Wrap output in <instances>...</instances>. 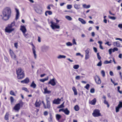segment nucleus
Here are the masks:
<instances>
[{"label":"nucleus","mask_w":122,"mask_h":122,"mask_svg":"<svg viewBox=\"0 0 122 122\" xmlns=\"http://www.w3.org/2000/svg\"><path fill=\"white\" fill-rule=\"evenodd\" d=\"M11 10L10 8L9 7H6L3 10L2 12L3 15H1L2 16V19L5 20H8L10 16Z\"/></svg>","instance_id":"nucleus-1"},{"label":"nucleus","mask_w":122,"mask_h":122,"mask_svg":"<svg viewBox=\"0 0 122 122\" xmlns=\"http://www.w3.org/2000/svg\"><path fill=\"white\" fill-rule=\"evenodd\" d=\"M16 72L17 77L18 79H21L24 77L25 76L24 71L21 68L17 69Z\"/></svg>","instance_id":"nucleus-2"},{"label":"nucleus","mask_w":122,"mask_h":122,"mask_svg":"<svg viewBox=\"0 0 122 122\" xmlns=\"http://www.w3.org/2000/svg\"><path fill=\"white\" fill-rule=\"evenodd\" d=\"M15 25V22L13 21L8 26L6 27L5 29V32L8 33H10L14 30V29L12 28V27Z\"/></svg>","instance_id":"nucleus-3"},{"label":"nucleus","mask_w":122,"mask_h":122,"mask_svg":"<svg viewBox=\"0 0 122 122\" xmlns=\"http://www.w3.org/2000/svg\"><path fill=\"white\" fill-rule=\"evenodd\" d=\"M23 104L24 103L21 101L19 103L15 105L14 108V109L15 110L18 111L20 109V107H22Z\"/></svg>","instance_id":"nucleus-4"},{"label":"nucleus","mask_w":122,"mask_h":122,"mask_svg":"<svg viewBox=\"0 0 122 122\" xmlns=\"http://www.w3.org/2000/svg\"><path fill=\"white\" fill-rule=\"evenodd\" d=\"M50 23L51 24L50 26L52 29H60V26L59 25H57L56 23L52 21H51Z\"/></svg>","instance_id":"nucleus-5"},{"label":"nucleus","mask_w":122,"mask_h":122,"mask_svg":"<svg viewBox=\"0 0 122 122\" xmlns=\"http://www.w3.org/2000/svg\"><path fill=\"white\" fill-rule=\"evenodd\" d=\"M100 110L98 109L95 110L92 113L93 116L95 117H98L101 116V114L100 112Z\"/></svg>","instance_id":"nucleus-6"},{"label":"nucleus","mask_w":122,"mask_h":122,"mask_svg":"<svg viewBox=\"0 0 122 122\" xmlns=\"http://www.w3.org/2000/svg\"><path fill=\"white\" fill-rule=\"evenodd\" d=\"M90 50V49L87 48V50L85 51L86 54L85 59L86 60H87L90 57V56L89 54Z\"/></svg>","instance_id":"nucleus-7"},{"label":"nucleus","mask_w":122,"mask_h":122,"mask_svg":"<svg viewBox=\"0 0 122 122\" xmlns=\"http://www.w3.org/2000/svg\"><path fill=\"white\" fill-rule=\"evenodd\" d=\"M55 79L53 78L51 79L48 83V84H50L53 86H54L56 84L55 81Z\"/></svg>","instance_id":"nucleus-8"},{"label":"nucleus","mask_w":122,"mask_h":122,"mask_svg":"<svg viewBox=\"0 0 122 122\" xmlns=\"http://www.w3.org/2000/svg\"><path fill=\"white\" fill-rule=\"evenodd\" d=\"M10 53L11 57L13 59H15L16 58V56L13 51L11 49L10 50Z\"/></svg>","instance_id":"nucleus-9"},{"label":"nucleus","mask_w":122,"mask_h":122,"mask_svg":"<svg viewBox=\"0 0 122 122\" xmlns=\"http://www.w3.org/2000/svg\"><path fill=\"white\" fill-rule=\"evenodd\" d=\"M95 80L97 83L99 84L101 83V81L99 77L97 76L95 78Z\"/></svg>","instance_id":"nucleus-10"},{"label":"nucleus","mask_w":122,"mask_h":122,"mask_svg":"<svg viewBox=\"0 0 122 122\" xmlns=\"http://www.w3.org/2000/svg\"><path fill=\"white\" fill-rule=\"evenodd\" d=\"M61 101V99L59 98H58L57 99H55L53 101V103L56 104H59L60 103V102Z\"/></svg>","instance_id":"nucleus-11"},{"label":"nucleus","mask_w":122,"mask_h":122,"mask_svg":"<svg viewBox=\"0 0 122 122\" xmlns=\"http://www.w3.org/2000/svg\"><path fill=\"white\" fill-rule=\"evenodd\" d=\"M20 27V30H21L23 34H24L26 32L27 30L25 26L21 25Z\"/></svg>","instance_id":"nucleus-12"},{"label":"nucleus","mask_w":122,"mask_h":122,"mask_svg":"<svg viewBox=\"0 0 122 122\" xmlns=\"http://www.w3.org/2000/svg\"><path fill=\"white\" fill-rule=\"evenodd\" d=\"M49 47L45 45H44L41 47V50L43 51H46L49 49Z\"/></svg>","instance_id":"nucleus-13"},{"label":"nucleus","mask_w":122,"mask_h":122,"mask_svg":"<svg viewBox=\"0 0 122 122\" xmlns=\"http://www.w3.org/2000/svg\"><path fill=\"white\" fill-rule=\"evenodd\" d=\"M113 44L114 45V46H115V45L117 47H122V45L120 44L119 42V41H117L114 42Z\"/></svg>","instance_id":"nucleus-14"},{"label":"nucleus","mask_w":122,"mask_h":122,"mask_svg":"<svg viewBox=\"0 0 122 122\" xmlns=\"http://www.w3.org/2000/svg\"><path fill=\"white\" fill-rule=\"evenodd\" d=\"M15 10L16 12L15 19L16 20H17L19 18L20 13L19 10L17 8H15Z\"/></svg>","instance_id":"nucleus-15"},{"label":"nucleus","mask_w":122,"mask_h":122,"mask_svg":"<svg viewBox=\"0 0 122 122\" xmlns=\"http://www.w3.org/2000/svg\"><path fill=\"white\" fill-rule=\"evenodd\" d=\"M44 94H49L51 93V91L48 90L47 88V87L44 88Z\"/></svg>","instance_id":"nucleus-16"},{"label":"nucleus","mask_w":122,"mask_h":122,"mask_svg":"<svg viewBox=\"0 0 122 122\" xmlns=\"http://www.w3.org/2000/svg\"><path fill=\"white\" fill-rule=\"evenodd\" d=\"M44 107L45 109L48 108L49 109H50L51 107L50 102H46V108L45 106Z\"/></svg>","instance_id":"nucleus-17"},{"label":"nucleus","mask_w":122,"mask_h":122,"mask_svg":"<svg viewBox=\"0 0 122 122\" xmlns=\"http://www.w3.org/2000/svg\"><path fill=\"white\" fill-rule=\"evenodd\" d=\"M35 10L36 12L38 14H41L42 13V10L38 8L35 9Z\"/></svg>","instance_id":"nucleus-18"},{"label":"nucleus","mask_w":122,"mask_h":122,"mask_svg":"<svg viewBox=\"0 0 122 122\" xmlns=\"http://www.w3.org/2000/svg\"><path fill=\"white\" fill-rule=\"evenodd\" d=\"M41 104V102L40 101H39V102H37V100L36 103H35V106L36 107H38L40 106Z\"/></svg>","instance_id":"nucleus-19"},{"label":"nucleus","mask_w":122,"mask_h":122,"mask_svg":"<svg viewBox=\"0 0 122 122\" xmlns=\"http://www.w3.org/2000/svg\"><path fill=\"white\" fill-rule=\"evenodd\" d=\"M63 112L66 115H68L70 112L68 110L67 108H64Z\"/></svg>","instance_id":"nucleus-20"},{"label":"nucleus","mask_w":122,"mask_h":122,"mask_svg":"<svg viewBox=\"0 0 122 122\" xmlns=\"http://www.w3.org/2000/svg\"><path fill=\"white\" fill-rule=\"evenodd\" d=\"M29 82V79L28 78H26L24 80L21 81V82L22 83H28Z\"/></svg>","instance_id":"nucleus-21"},{"label":"nucleus","mask_w":122,"mask_h":122,"mask_svg":"<svg viewBox=\"0 0 122 122\" xmlns=\"http://www.w3.org/2000/svg\"><path fill=\"white\" fill-rule=\"evenodd\" d=\"M96 102V99L94 98L90 102V103L92 105H95Z\"/></svg>","instance_id":"nucleus-22"},{"label":"nucleus","mask_w":122,"mask_h":122,"mask_svg":"<svg viewBox=\"0 0 122 122\" xmlns=\"http://www.w3.org/2000/svg\"><path fill=\"white\" fill-rule=\"evenodd\" d=\"M32 50L35 58L36 59V58L37 55L36 54V51L34 49V47L32 48Z\"/></svg>","instance_id":"nucleus-23"},{"label":"nucleus","mask_w":122,"mask_h":122,"mask_svg":"<svg viewBox=\"0 0 122 122\" xmlns=\"http://www.w3.org/2000/svg\"><path fill=\"white\" fill-rule=\"evenodd\" d=\"M36 85L34 83V81H33L32 82L30 86L34 88H35L36 87Z\"/></svg>","instance_id":"nucleus-24"},{"label":"nucleus","mask_w":122,"mask_h":122,"mask_svg":"<svg viewBox=\"0 0 122 122\" xmlns=\"http://www.w3.org/2000/svg\"><path fill=\"white\" fill-rule=\"evenodd\" d=\"M53 117L52 116L51 114H50V117L48 118V120L49 122H52L53 121Z\"/></svg>","instance_id":"nucleus-25"},{"label":"nucleus","mask_w":122,"mask_h":122,"mask_svg":"<svg viewBox=\"0 0 122 122\" xmlns=\"http://www.w3.org/2000/svg\"><path fill=\"white\" fill-rule=\"evenodd\" d=\"M72 89L74 92V95H77V91L75 87L74 86L72 88Z\"/></svg>","instance_id":"nucleus-26"},{"label":"nucleus","mask_w":122,"mask_h":122,"mask_svg":"<svg viewBox=\"0 0 122 122\" xmlns=\"http://www.w3.org/2000/svg\"><path fill=\"white\" fill-rule=\"evenodd\" d=\"M9 115V114L8 112H7L6 113L5 115V119L6 120H9L8 116Z\"/></svg>","instance_id":"nucleus-27"},{"label":"nucleus","mask_w":122,"mask_h":122,"mask_svg":"<svg viewBox=\"0 0 122 122\" xmlns=\"http://www.w3.org/2000/svg\"><path fill=\"white\" fill-rule=\"evenodd\" d=\"M83 76H76L75 78L76 79L78 80L79 79H82L83 78Z\"/></svg>","instance_id":"nucleus-28"},{"label":"nucleus","mask_w":122,"mask_h":122,"mask_svg":"<svg viewBox=\"0 0 122 122\" xmlns=\"http://www.w3.org/2000/svg\"><path fill=\"white\" fill-rule=\"evenodd\" d=\"M66 57V56L64 55H59L57 57L58 59H60L61 58H65Z\"/></svg>","instance_id":"nucleus-29"},{"label":"nucleus","mask_w":122,"mask_h":122,"mask_svg":"<svg viewBox=\"0 0 122 122\" xmlns=\"http://www.w3.org/2000/svg\"><path fill=\"white\" fill-rule=\"evenodd\" d=\"M56 119L58 120H59L61 117V116L58 114H56Z\"/></svg>","instance_id":"nucleus-30"},{"label":"nucleus","mask_w":122,"mask_h":122,"mask_svg":"<svg viewBox=\"0 0 122 122\" xmlns=\"http://www.w3.org/2000/svg\"><path fill=\"white\" fill-rule=\"evenodd\" d=\"M65 17L66 19L69 20L71 21L72 20V18L70 16H66Z\"/></svg>","instance_id":"nucleus-31"},{"label":"nucleus","mask_w":122,"mask_h":122,"mask_svg":"<svg viewBox=\"0 0 122 122\" xmlns=\"http://www.w3.org/2000/svg\"><path fill=\"white\" fill-rule=\"evenodd\" d=\"M112 62V60H110L109 61H108L107 60H106L104 62V63L105 64H108Z\"/></svg>","instance_id":"nucleus-32"},{"label":"nucleus","mask_w":122,"mask_h":122,"mask_svg":"<svg viewBox=\"0 0 122 122\" xmlns=\"http://www.w3.org/2000/svg\"><path fill=\"white\" fill-rule=\"evenodd\" d=\"M74 7L76 9H78L80 8V5L77 4H75L74 5Z\"/></svg>","instance_id":"nucleus-33"},{"label":"nucleus","mask_w":122,"mask_h":122,"mask_svg":"<svg viewBox=\"0 0 122 122\" xmlns=\"http://www.w3.org/2000/svg\"><path fill=\"white\" fill-rule=\"evenodd\" d=\"M74 108L76 111H78L79 109V107L77 105H76L74 107Z\"/></svg>","instance_id":"nucleus-34"},{"label":"nucleus","mask_w":122,"mask_h":122,"mask_svg":"<svg viewBox=\"0 0 122 122\" xmlns=\"http://www.w3.org/2000/svg\"><path fill=\"white\" fill-rule=\"evenodd\" d=\"M66 46H72L73 45V44L72 43L69 42L66 43Z\"/></svg>","instance_id":"nucleus-35"},{"label":"nucleus","mask_w":122,"mask_h":122,"mask_svg":"<svg viewBox=\"0 0 122 122\" xmlns=\"http://www.w3.org/2000/svg\"><path fill=\"white\" fill-rule=\"evenodd\" d=\"M64 102H63L62 104L60 105L59 106L57 107L58 108H60L64 107Z\"/></svg>","instance_id":"nucleus-36"},{"label":"nucleus","mask_w":122,"mask_h":122,"mask_svg":"<svg viewBox=\"0 0 122 122\" xmlns=\"http://www.w3.org/2000/svg\"><path fill=\"white\" fill-rule=\"evenodd\" d=\"M79 67V66L78 65H75L73 66V68L75 69H78Z\"/></svg>","instance_id":"nucleus-37"},{"label":"nucleus","mask_w":122,"mask_h":122,"mask_svg":"<svg viewBox=\"0 0 122 122\" xmlns=\"http://www.w3.org/2000/svg\"><path fill=\"white\" fill-rule=\"evenodd\" d=\"M10 100L11 103V104H12L14 102V99L13 97H11L10 98Z\"/></svg>","instance_id":"nucleus-38"},{"label":"nucleus","mask_w":122,"mask_h":122,"mask_svg":"<svg viewBox=\"0 0 122 122\" xmlns=\"http://www.w3.org/2000/svg\"><path fill=\"white\" fill-rule=\"evenodd\" d=\"M90 86V85L89 84H87L84 87V88H85L87 90H88Z\"/></svg>","instance_id":"nucleus-39"},{"label":"nucleus","mask_w":122,"mask_h":122,"mask_svg":"<svg viewBox=\"0 0 122 122\" xmlns=\"http://www.w3.org/2000/svg\"><path fill=\"white\" fill-rule=\"evenodd\" d=\"M91 7V5H86L85 4H84V8L86 9H88L90 8Z\"/></svg>","instance_id":"nucleus-40"},{"label":"nucleus","mask_w":122,"mask_h":122,"mask_svg":"<svg viewBox=\"0 0 122 122\" xmlns=\"http://www.w3.org/2000/svg\"><path fill=\"white\" fill-rule=\"evenodd\" d=\"M50 99V97H49L46 96V102H50V101L49 100Z\"/></svg>","instance_id":"nucleus-41"},{"label":"nucleus","mask_w":122,"mask_h":122,"mask_svg":"<svg viewBox=\"0 0 122 122\" xmlns=\"http://www.w3.org/2000/svg\"><path fill=\"white\" fill-rule=\"evenodd\" d=\"M78 20L80 21L82 24H84V20L80 18H79Z\"/></svg>","instance_id":"nucleus-42"},{"label":"nucleus","mask_w":122,"mask_h":122,"mask_svg":"<svg viewBox=\"0 0 122 122\" xmlns=\"http://www.w3.org/2000/svg\"><path fill=\"white\" fill-rule=\"evenodd\" d=\"M101 73L102 74V76L104 77L105 76V73L104 71V70H102L101 71Z\"/></svg>","instance_id":"nucleus-43"},{"label":"nucleus","mask_w":122,"mask_h":122,"mask_svg":"<svg viewBox=\"0 0 122 122\" xmlns=\"http://www.w3.org/2000/svg\"><path fill=\"white\" fill-rule=\"evenodd\" d=\"M25 33L24 34H23L24 36L27 38H28L29 37V35L28 34H25Z\"/></svg>","instance_id":"nucleus-44"},{"label":"nucleus","mask_w":122,"mask_h":122,"mask_svg":"<svg viewBox=\"0 0 122 122\" xmlns=\"http://www.w3.org/2000/svg\"><path fill=\"white\" fill-rule=\"evenodd\" d=\"M109 18L113 20H114L116 19V18L114 16H108Z\"/></svg>","instance_id":"nucleus-45"},{"label":"nucleus","mask_w":122,"mask_h":122,"mask_svg":"<svg viewBox=\"0 0 122 122\" xmlns=\"http://www.w3.org/2000/svg\"><path fill=\"white\" fill-rule=\"evenodd\" d=\"M102 61L101 60H100V61L98 63L97 65L98 66H100L102 65Z\"/></svg>","instance_id":"nucleus-46"},{"label":"nucleus","mask_w":122,"mask_h":122,"mask_svg":"<svg viewBox=\"0 0 122 122\" xmlns=\"http://www.w3.org/2000/svg\"><path fill=\"white\" fill-rule=\"evenodd\" d=\"M10 95L14 96H15L14 92L13 91H11L10 92Z\"/></svg>","instance_id":"nucleus-47"},{"label":"nucleus","mask_w":122,"mask_h":122,"mask_svg":"<svg viewBox=\"0 0 122 122\" xmlns=\"http://www.w3.org/2000/svg\"><path fill=\"white\" fill-rule=\"evenodd\" d=\"M112 52H114L115 51H117L118 50V49L117 47H114L112 49Z\"/></svg>","instance_id":"nucleus-48"},{"label":"nucleus","mask_w":122,"mask_h":122,"mask_svg":"<svg viewBox=\"0 0 122 122\" xmlns=\"http://www.w3.org/2000/svg\"><path fill=\"white\" fill-rule=\"evenodd\" d=\"M97 58L99 60H101L100 59L101 58V57L100 56L99 54V53H97Z\"/></svg>","instance_id":"nucleus-49"},{"label":"nucleus","mask_w":122,"mask_h":122,"mask_svg":"<svg viewBox=\"0 0 122 122\" xmlns=\"http://www.w3.org/2000/svg\"><path fill=\"white\" fill-rule=\"evenodd\" d=\"M120 86H118L117 87V91L120 93L121 94L122 93V92L120 90Z\"/></svg>","instance_id":"nucleus-50"},{"label":"nucleus","mask_w":122,"mask_h":122,"mask_svg":"<svg viewBox=\"0 0 122 122\" xmlns=\"http://www.w3.org/2000/svg\"><path fill=\"white\" fill-rule=\"evenodd\" d=\"M72 7V6L71 5H68L67 6V8L68 9H70Z\"/></svg>","instance_id":"nucleus-51"},{"label":"nucleus","mask_w":122,"mask_h":122,"mask_svg":"<svg viewBox=\"0 0 122 122\" xmlns=\"http://www.w3.org/2000/svg\"><path fill=\"white\" fill-rule=\"evenodd\" d=\"M118 107H116V112H118L119 111V109H120Z\"/></svg>","instance_id":"nucleus-52"},{"label":"nucleus","mask_w":122,"mask_h":122,"mask_svg":"<svg viewBox=\"0 0 122 122\" xmlns=\"http://www.w3.org/2000/svg\"><path fill=\"white\" fill-rule=\"evenodd\" d=\"M23 90H24L27 92H29V91L25 87H23L22 88Z\"/></svg>","instance_id":"nucleus-53"},{"label":"nucleus","mask_w":122,"mask_h":122,"mask_svg":"<svg viewBox=\"0 0 122 122\" xmlns=\"http://www.w3.org/2000/svg\"><path fill=\"white\" fill-rule=\"evenodd\" d=\"M95 92V89L94 88H92L90 90V92L92 93H93Z\"/></svg>","instance_id":"nucleus-54"},{"label":"nucleus","mask_w":122,"mask_h":122,"mask_svg":"<svg viewBox=\"0 0 122 122\" xmlns=\"http://www.w3.org/2000/svg\"><path fill=\"white\" fill-rule=\"evenodd\" d=\"M46 12H47L49 15H51L52 14V12L50 11H47Z\"/></svg>","instance_id":"nucleus-55"},{"label":"nucleus","mask_w":122,"mask_h":122,"mask_svg":"<svg viewBox=\"0 0 122 122\" xmlns=\"http://www.w3.org/2000/svg\"><path fill=\"white\" fill-rule=\"evenodd\" d=\"M108 51L109 52V53L110 55L111 54L112 52V49H109Z\"/></svg>","instance_id":"nucleus-56"},{"label":"nucleus","mask_w":122,"mask_h":122,"mask_svg":"<svg viewBox=\"0 0 122 122\" xmlns=\"http://www.w3.org/2000/svg\"><path fill=\"white\" fill-rule=\"evenodd\" d=\"M18 43H16L14 44V46L16 48V49L18 48Z\"/></svg>","instance_id":"nucleus-57"},{"label":"nucleus","mask_w":122,"mask_h":122,"mask_svg":"<svg viewBox=\"0 0 122 122\" xmlns=\"http://www.w3.org/2000/svg\"><path fill=\"white\" fill-rule=\"evenodd\" d=\"M52 6V5H49L47 7V9L49 10H50L51 9V8L50 7V6Z\"/></svg>","instance_id":"nucleus-58"},{"label":"nucleus","mask_w":122,"mask_h":122,"mask_svg":"<svg viewBox=\"0 0 122 122\" xmlns=\"http://www.w3.org/2000/svg\"><path fill=\"white\" fill-rule=\"evenodd\" d=\"M93 49L94 50V52H95L96 53L97 52V49L96 47H93Z\"/></svg>","instance_id":"nucleus-59"},{"label":"nucleus","mask_w":122,"mask_h":122,"mask_svg":"<svg viewBox=\"0 0 122 122\" xmlns=\"http://www.w3.org/2000/svg\"><path fill=\"white\" fill-rule=\"evenodd\" d=\"M121 105V107L122 108V101H120L119 102V104H118V106L119 105Z\"/></svg>","instance_id":"nucleus-60"},{"label":"nucleus","mask_w":122,"mask_h":122,"mask_svg":"<svg viewBox=\"0 0 122 122\" xmlns=\"http://www.w3.org/2000/svg\"><path fill=\"white\" fill-rule=\"evenodd\" d=\"M109 74L111 76H113L114 75L113 72L112 71H110Z\"/></svg>","instance_id":"nucleus-61"},{"label":"nucleus","mask_w":122,"mask_h":122,"mask_svg":"<svg viewBox=\"0 0 122 122\" xmlns=\"http://www.w3.org/2000/svg\"><path fill=\"white\" fill-rule=\"evenodd\" d=\"M48 114V112L47 111H45L44 112V115L45 116H47Z\"/></svg>","instance_id":"nucleus-62"},{"label":"nucleus","mask_w":122,"mask_h":122,"mask_svg":"<svg viewBox=\"0 0 122 122\" xmlns=\"http://www.w3.org/2000/svg\"><path fill=\"white\" fill-rule=\"evenodd\" d=\"M105 44H107L108 46H110L111 45V44L109 43V41L107 42L106 43H105Z\"/></svg>","instance_id":"nucleus-63"},{"label":"nucleus","mask_w":122,"mask_h":122,"mask_svg":"<svg viewBox=\"0 0 122 122\" xmlns=\"http://www.w3.org/2000/svg\"><path fill=\"white\" fill-rule=\"evenodd\" d=\"M72 42L73 44H75L76 45V42L75 40L74 39L73 40Z\"/></svg>","instance_id":"nucleus-64"}]
</instances>
